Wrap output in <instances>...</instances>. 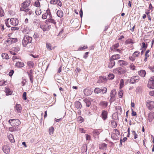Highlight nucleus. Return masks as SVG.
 I'll return each mask as SVG.
<instances>
[{
	"mask_svg": "<svg viewBox=\"0 0 154 154\" xmlns=\"http://www.w3.org/2000/svg\"><path fill=\"white\" fill-rule=\"evenodd\" d=\"M32 40V37L27 35H25L22 40V45L23 47H26L28 44L31 43Z\"/></svg>",
	"mask_w": 154,
	"mask_h": 154,
	"instance_id": "f257e3e1",
	"label": "nucleus"
},
{
	"mask_svg": "<svg viewBox=\"0 0 154 154\" xmlns=\"http://www.w3.org/2000/svg\"><path fill=\"white\" fill-rule=\"evenodd\" d=\"M9 123L12 126H17L20 123V122L19 119H10L9 120Z\"/></svg>",
	"mask_w": 154,
	"mask_h": 154,
	"instance_id": "f03ea898",
	"label": "nucleus"
},
{
	"mask_svg": "<svg viewBox=\"0 0 154 154\" xmlns=\"http://www.w3.org/2000/svg\"><path fill=\"white\" fill-rule=\"evenodd\" d=\"M146 106L149 110L154 108V102L149 100H147L146 102Z\"/></svg>",
	"mask_w": 154,
	"mask_h": 154,
	"instance_id": "7ed1b4c3",
	"label": "nucleus"
},
{
	"mask_svg": "<svg viewBox=\"0 0 154 154\" xmlns=\"http://www.w3.org/2000/svg\"><path fill=\"white\" fill-rule=\"evenodd\" d=\"M147 86L149 88L154 89V76L151 77L149 79Z\"/></svg>",
	"mask_w": 154,
	"mask_h": 154,
	"instance_id": "20e7f679",
	"label": "nucleus"
},
{
	"mask_svg": "<svg viewBox=\"0 0 154 154\" xmlns=\"http://www.w3.org/2000/svg\"><path fill=\"white\" fill-rule=\"evenodd\" d=\"M140 79L139 76H134L131 78L130 79V82L131 83L134 84L137 82Z\"/></svg>",
	"mask_w": 154,
	"mask_h": 154,
	"instance_id": "39448f33",
	"label": "nucleus"
},
{
	"mask_svg": "<svg viewBox=\"0 0 154 154\" xmlns=\"http://www.w3.org/2000/svg\"><path fill=\"white\" fill-rule=\"evenodd\" d=\"M51 16V14L50 11L48 10H47L46 12L42 15V18L43 19H45L47 18H50Z\"/></svg>",
	"mask_w": 154,
	"mask_h": 154,
	"instance_id": "423d86ee",
	"label": "nucleus"
},
{
	"mask_svg": "<svg viewBox=\"0 0 154 154\" xmlns=\"http://www.w3.org/2000/svg\"><path fill=\"white\" fill-rule=\"evenodd\" d=\"M11 23L14 26L17 25L18 24V20L15 18H12L10 19Z\"/></svg>",
	"mask_w": 154,
	"mask_h": 154,
	"instance_id": "0eeeda50",
	"label": "nucleus"
},
{
	"mask_svg": "<svg viewBox=\"0 0 154 154\" xmlns=\"http://www.w3.org/2000/svg\"><path fill=\"white\" fill-rule=\"evenodd\" d=\"M3 152L6 154H8L9 152L10 148L7 145H4L2 148Z\"/></svg>",
	"mask_w": 154,
	"mask_h": 154,
	"instance_id": "6e6552de",
	"label": "nucleus"
},
{
	"mask_svg": "<svg viewBox=\"0 0 154 154\" xmlns=\"http://www.w3.org/2000/svg\"><path fill=\"white\" fill-rule=\"evenodd\" d=\"M154 119V112H151L148 114V121L149 122H151Z\"/></svg>",
	"mask_w": 154,
	"mask_h": 154,
	"instance_id": "1a4fd4ad",
	"label": "nucleus"
},
{
	"mask_svg": "<svg viewBox=\"0 0 154 154\" xmlns=\"http://www.w3.org/2000/svg\"><path fill=\"white\" fill-rule=\"evenodd\" d=\"M101 116L103 120H105L107 118V113L106 111L103 110L101 114Z\"/></svg>",
	"mask_w": 154,
	"mask_h": 154,
	"instance_id": "9d476101",
	"label": "nucleus"
},
{
	"mask_svg": "<svg viewBox=\"0 0 154 154\" xmlns=\"http://www.w3.org/2000/svg\"><path fill=\"white\" fill-rule=\"evenodd\" d=\"M115 63L114 60L110 58L108 67L110 68H111L115 65Z\"/></svg>",
	"mask_w": 154,
	"mask_h": 154,
	"instance_id": "9b49d317",
	"label": "nucleus"
},
{
	"mask_svg": "<svg viewBox=\"0 0 154 154\" xmlns=\"http://www.w3.org/2000/svg\"><path fill=\"white\" fill-rule=\"evenodd\" d=\"M16 111L18 113H20L21 111V107L20 105L16 104L15 106Z\"/></svg>",
	"mask_w": 154,
	"mask_h": 154,
	"instance_id": "f8f14e48",
	"label": "nucleus"
},
{
	"mask_svg": "<svg viewBox=\"0 0 154 154\" xmlns=\"http://www.w3.org/2000/svg\"><path fill=\"white\" fill-rule=\"evenodd\" d=\"M118 63L120 66H127L128 65V63L123 60H119L118 61Z\"/></svg>",
	"mask_w": 154,
	"mask_h": 154,
	"instance_id": "ddd939ff",
	"label": "nucleus"
},
{
	"mask_svg": "<svg viewBox=\"0 0 154 154\" xmlns=\"http://www.w3.org/2000/svg\"><path fill=\"white\" fill-rule=\"evenodd\" d=\"M106 79V77L100 76L97 82L99 83L103 82Z\"/></svg>",
	"mask_w": 154,
	"mask_h": 154,
	"instance_id": "4468645a",
	"label": "nucleus"
},
{
	"mask_svg": "<svg viewBox=\"0 0 154 154\" xmlns=\"http://www.w3.org/2000/svg\"><path fill=\"white\" fill-rule=\"evenodd\" d=\"M30 3V0H26L22 4V6L28 7L29 6Z\"/></svg>",
	"mask_w": 154,
	"mask_h": 154,
	"instance_id": "2eb2a0df",
	"label": "nucleus"
},
{
	"mask_svg": "<svg viewBox=\"0 0 154 154\" xmlns=\"http://www.w3.org/2000/svg\"><path fill=\"white\" fill-rule=\"evenodd\" d=\"M5 44L7 46L13 44L11 38H8L6 41L5 42Z\"/></svg>",
	"mask_w": 154,
	"mask_h": 154,
	"instance_id": "dca6fc26",
	"label": "nucleus"
},
{
	"mask_svg": "<svg viewBox=\"0 0 154 154\" xmlns=\"http://www.w3.org/2000/svg\"><path fill=\"white\" fill-rule=\"evenodd\" d=\"M24 65L23 63L21 62H17L16 63V66L18 68H21L24 66Z\"/></svg>",
	"mask_w": 154,
	"mask_h": 154,
	"instance_id": "f3484780",
	"label": "nucleus"
},
{
	"mask_svg": "<svg viewBox=\"0 0 154 154\" xmlns=\"http://www.w3.org/2000/svg\"><path fill=\"white\" fill-rule=\"evenodd\" d=\"M121 57L120 56V55L118 54H117L116 55H112L110 57L113 60H116L117 59H119Z\"/></svg>",
	"mask_w": 154,
	"mask_h": 154,
	"instance_id": "a211bd4d",
	"label": "nucleus"
},
{
	"mask_svg": "<svg viewBox=\"0 0 154 154\" xmlns=\"http://www.w3.org/2000/svg\"><path fill=\"white\" fill-rule=\"evenodd\" d=\"M139 75L142 77L145 76L146 72L144 70H141L139 72Z\"/></svg>",
	"mask_w": 154,
	"mask_h": 154,
	"instance_id": "6ab92c4d",
	"label": "nucleus"
},
{
	"mask_svg": "<svg viewBox=\"0 0 154 154\" xmlns=\"http://www.w3.org/2000/svg\"><path fill=\"white\" fill-rule=\"evenodd\" d=\"M75 107L78 109H80L82 106L81 103L79 101H76L75 103Z\"/></svg>",
	"mask_w": 154,
	"mask_h": 154,
	"instance_id": "aec40b11",
	"label": "nucleus"
},
{
	"mask_svg": "<svg viewBox=\"0 0 154 154\" xmlns=\"http://www.w3.org/2000/svg\"><path fill=\"white\" fill-rule=\"evenodd\" d=\"M116 92L115 90H113L111 91L110 96L111 98H115V96L116 95Z\"/></svg>",
	"mask_w": 154,
	"mask_h": 154,
	"instance_id": "412c9836",
	"label": "nucleus"
},
{
	"mask_svg": "<svg viewBox=\"0 0 154 154\" xmlns=\"http://www.w3.org/2000/svg\"><path fill=\"white\" fill-rule=\"evenodd\" d=\"M106 146L107 145L106 144L103 143L100 145L99 147L100 149L103 150H105L106 149Z\"/></svg>",
	"mask_w": 154,
	"mask_h": 154,
	"instance_id": "4be33fe9",
	"label": "nucleus"
},
{
	"mask_svg": "<svg viewBox=\"0 0 154 154\" xmlns=\"http://www.w3.org/2000/svg\"><path fill=\"white\" fill-rule=\"evenodd\" d=\"M84 94L86 95H89L91 94V91L87 88L84 89Z\"/></svg>",
	"mask_w": 154,
	"mask_h": 154,
	"instance_id": "5701e85b",
	"label": "nucleus"
},
{
	"mask_svg": "<svg viewBox=\"0 0 154 154\" xmlns=\"http://www.w3.org/2000/svg\"><path fill=\"white\" fill-rule=\"evenodd\" d=\"M84 101L85 102V103H86V105L88 107H89L90 106V105L91 104V101L88 99H84Z\"/></svg>",
	"mask_w": 154,
	"mask_h": 154,
	"instance_id": "b1692460",
	"label": "nucleus"
},
{
	"mask_svg": "<svg viewBox=\"0 0 154 154\" xmlns=\"http://www.w3.org/2000/svg\"><path fill=\"white\" fill-rule=\"evenodd\" d=\"M46 22H51L54 24H55L56 23V22L55 20L53 19H52L51 17L50 18H48L46 20Z\"/></svg>",
	"mask_w": 154,
	"mask_h": 154,
	"instance_id": "393cba45",
	"label": "nucleus"
},
{
	"mask_svg": "<svg viewBox=\"0 0 154 154\" xmlns=\"http://www.w3.org/2000/svg\"><path fill=\"white\" fill-rule=\"evenodd\" d=\"M57 16L60 17H62L63 16V12L60 10H58L57 11Z\"/></svg>",
	"mask_w": 154,
	"mask_h": 154,
	"instance_id": "a878e982",
	"label": "nucleus"
},
{
	"mask_svg": "<svg viewBox=\"0 0 154 154\" xmlns=\"http://www.w3.org/2000/svg\"><path fill=\"white\" fill-rule=\"evenodd\" d=\"M101 93L102 92V94H105L106 93L107 91V89L105 87H102L100 89Z\"/></svg>",
	"mask_w": 154,
	"mask_h": 154,
	"instance_id": "bb28decb",
	"label": "nucleus"
},
{
	"mask_svg": "<svg viewBox=\"0 0 154 154\" xmlns=\"http://www.w3.org/2000/svg\"><path fill=\"white\" fill-rule=\"evenodd\" d=\"M108 103L107 102H106V101H101L100 102V104L101 106H103V107H105L107 106Z\"/></svg>",
	"mask_w": 154,
	"mask_h": 154,
	"instance_id": "cd10ccee",
	"label": "nucleus"
},
{
	"mask_svg": "<svg viewBox=\"0 0 154 154\" xmlns=\"http://www.w3.org/2000/svg\"><path fill=\"white\" fill-rule=\"evenodd\" d=\"M2 57L3 59H8L9 57L8 54L6 53H2Z\"/></svg>",
	"mask_w": 154,
	"mask_h": 154,
	"instance_id": "c85d7f7f",
	"label": "nucleus"
},
{
	"mask_svg": "<svg viewBox=\"0 0 154 154\" xmlns=\"http://www.w3.org/2000/svg\"><path fill=\"white\" fill-rule=\"evenodd\" d=\"M46 47L48 50H52L53 49L50 43H46Z\"/></svg>",
	"mask_w": 154,
	"mask_h": 154,
	"instance_id": "c756f323",
	"label": "nucleus"
},
{
	"mask_svg": "<svg viewBox=\"0 0 154 154\" xmlns=\"http://www.w3.org/2000/svg\"><path fill=\"white\" fill-rule=\"evenodd\" d=\"M119 69L120 67L116 68L113 69V72L117 74H119Z\"/></svg>",
	"mask_w": 154,
	"mask_h": 154,
	"instance_id": "7c9ffc66",
	"label": "nucleus"
},
{
	"mask_svg": "<svg viewBox=\"0 0 154 154\" xmlns=\"http://www.w3.org/2000/svg\"><path fill=\"white\" fill-rule=\"evenodd\" d=\"M54 128L53 127H51L49 128V132L50 135H52L54 133Z\"/></svg>",
	"mask_w": 154,
	"mask_h": 154,
	"instance_id": "2f4dec72",
	"label": "nucleus"
},
{
	"mask_svg": "<svg viewBox=\"0 0 154 154\" xmlns=\"http://www.w3.org/2000/svg\"><path fill=\"white\" fill-rule=\"evenodd\" d=\"M27 65L29 68H31L33 67L34 63L32 61H30L27 62Z\"/></svg>",
	"mask_w": 154,
	"mask_h": 154,
	"instance_id": "473e14b6",
	"label": "nucleus"
},
{
	"mask_svg": "<svg viewBox=\"0 0 154 154\" xmlns=\"http://www.w3.org/2000/svg\"><path fill=\"white\" fill-rule=\"evenodd\" d=\"M100 89L98 88H96L94 91V92L95 93L99 94L101 93Z\"/></svg>",
	"mask_w": 154,
	"mask_h": 154,
	"instance_id": "72a5a7b5",
	"label": "nucleus"
},
{
	"mask_svg": "<svg viewBox=\"0 0 154 154\" xmlns=\"http://www.w3.org/2000/svg\"><path fill=\"white\" fill-rule=\"evenodd\" d=\"M5 91L7 95H11V94L10 89L8 88H6L5 90Z\"/></svg>",
	"mask_w": 154,
	"mask_h": 154,
	"instance_id": "f704fd0d",
	"label": "nucleus"
},
{
	"mask_svg": "<svg viewBox=\"0 0 154 154\" xmlns=\"http://www.w3.org/2000/svg\"><path fill=\"white\" fill-rule=\"evenodd\" d=\"M140 54V52L138 51H136L133 54L132 56L135 58L139 56Z\"/></svg>",
	"mask_w": 154,
	"mask_h": 154,
	"instance_id": "c9c22d12",
	"label": "nucleus"
},
{
	"mask_svg": "<svg viewBox=\"0 0 154 154\" xmlns=\"http://www.w3.org/2000/svg\"><path fill=\"white\" fill-rule=\"evenodd\" d=\"M4 12L2 8L0 7V17H2L4 16Z\"/></svg>",
	"mask_w": 154,
	"mask_h": 154,
	"instance_id": "e433bc0d",
	"label": "nucleus"
},
{
	"mask_svg": "<svg viewBox=\"0 0 154 154\" xmlns=\"http://www.w3.org/2000/svg\"><path fill=\"white\" fill-rule=\"evenodd\" d=\"M8 137L11 143H13L14 142V139L13 136L12 134H10L9 135Z\"/></svg>",
	"mask_w": 154,
	"mask_h": 154,
	"instance_id": "4c0bfd02",
	"label": "nucleus"
},
{
	"mask_svg": "<svg viewBox=\"0 0 154 154\" xmlns=\"http://www.w3.org/2000/svg\"><path fill=\"white\" fill-rule=\"evenodd\" d=\"M114 78V75L113 74H110L108 75V78L109 80L113 79Z\"/></svg>",
	"mask_w": 154,
	"mask_h": 154,
	"instance_id": "58836bf2",
	"label": "nucleus"
},
{
	"mask_svg": "<svg viewBox=\"0 0 154 154\" xmlns=\"http://www.w3.org/2000/svg\"><path fill=\"white\" fill-rule=\"evenodd\" d=\"M35 13L37 15H39L41 14L42 11L40 9L37 8L35 11Z\"/></svg>",
	"mask_w": 154,
	"mask_h": 154,
	"instance_id": "ea45409f",
	"label": "nucleus"
},
{
	"mask_svg": "<svg viewBox=\"0 0 154 154\" xmlns=\"http://www.w3.org/2000/svg\"><path fill=\"white\" fill-rule=\"evenodd\" d=\"M113 133L115 134L116 136H119L120 134V133L119 131L116 129H115L114 130L113 132Z\"/></svg>",
	"mask_w": 154,
	"mask_h": 154,
	"instance_id": "a19ab883",
	"label": "nucleus"
},
{
	"mask_svg": "<svg viewBox=\"0 0 154 154\" xmlns=\"http://www.w3.org/2000/svg\"><path fill=\"white\" fill-rule=\"evenodd\" d=\"M125 42L127 44H133L134 43L132 40L131 39H128Z\"/></svg>",
	"mask_w": 154,
	"mask_h": 154,
	"instance_id": "79ce46f5",
	"label": "nucleus"
},
{
	"mask_svg": "<svg viewBox=\"0 0 154 154\" xmlns=\"http://www.w3.org/2000/svg\"><path fill=\"white\" fill-rule=\"evenodd\" d=\"M34 5L37 7H39L40 6V5L39 1L38 0H36L35 1Z\"/></svg>",
	"mask_w": 154,
	"mask_h": 154,
	"instance_id": "37998d69",
	"label": "nucleus"
},
{
	"mask_svg": "<svg viewBox=\"0 0 154 154\" xmlns=\"http://www.w3.org/2000/svg\"><path fill=\"white\" fill-rule=\"evenodd\" d=\"M40 28H41L44 31L47 30V28L46 26L41 25Z\"/></svg>",
	"mask_w": 154,
	"mask_h": 154,
	"instance_id": "c03bdc74",
	"label": "nucleus"
},
{
	"mask_svg": "<svg viewBox=\"0 0 154 154\" xmlns=\"http://www.w3.org/2000/svg\"><path fill=\"white\" fill-rule=\"evenodd\" d=\"M126 72V70L121 68L120 67V69H119V74H123L124 73H125Z\"/></svg>",
	"mask_w": 154,
	"mask_h": 154,
	"instance_id": "a18cd8bd",
	"label": "nucleus"
},
{
	"mask_svg": "<svg viewBox=\"0 0 154 154\" xmlns=\"http://www.w3.org/2000/svg\"><path fill=\"white\" fill-rule=\"evenodd\" d=\"M22 7L20 8V10L21 11H24L25 12L28 11V10L26 9V8H24L25 6H22Z\"/></svg>",
	"mask_w": 154,
	"mask_h": 154,
	"instance_id": "49530a36",
	"label": "nucleus"
},
{
	"mask_svg": "<svg viewBox=\"0 0 154 154\" xmlns=\"http://www.w3.org/2000/svg\"><path fill=\"white\" fill-rule=\"evenodd\" d=\"M28 76L30 80V82L31 83H33V74H28Z\"/></svg>",
	"mask_w": 154,
	"mask_h": 154,
	"instance_id": "de8ad7c7",
	"label": "nucleus"
},
{
	"mask_svg": "<svg viewBox=\"0 0 154 154\" xmlns=\"http://www.w3.org/2000/svg\"><path fill=\"white\" fill-rule=\"evenodd\" d=\"M132 133V134L134 135V138L136 139L137 138L138 135L136 134L135 131H131Z\"/></svg>",
	"mask_w": 154,
	"mask_h": 154,
	"instance_id": "09e8293b",
	"label": "nucleus"
},
{
	"mask_svg": "<svg viewBox=\"0 0 154 154\" xmlns=\"http://www.w3.org/2000/svg\"><path fill=\"white\" fill-rule=\"evenodd\" d=\"M124 80L123 79H121L120 82V88H122L124 85Z\"/></svg>",
	"mask_w": 154,
	"mask_h": 154,
	"instance_id": "8fccbe9b",
	"label": "nucleus"
},
{
	"mask_svg": "<svg viewBox=\"0 0 154 154\" xmlns=\"http://www.w3.org/2000/svg\"><path fill=\"white\" fill-rule=\"evenodd\" d=\"M88 48L87 46H84L83 47H80L78 48V51H81L83 49H86Z\"/></svg>",
	"mask_w": 154,
	"mask_h": 154,
	"instance_id": "3c124183",
	"label": "nucleus"
},
{
	"mask_svg": "<svg viewBox=\"0 0 154 154\" xmlns=\"http://www.w3.org/2000/svg\"><path fill=\"white\" fill-rule=\"evenodd\" d=\"M12 50L16 52H17L19 51L20 48L18 47H14L12 48Z\"/></svg>",
	"mask_w": 154,
	"mask_h": 154,
	"instance_id": "603ef678",
	"label": "nucleus"
},
{
	"mask_svg": "<svg viewBox=\"0 0 154 154\" xmlns=\"http://www.w3.org/2000/svg\"><path fill=\"white\" fill-rule=\"evenodd\" d=\"M123 95V91L122 90H120L119 91L118 93V95L120 98H122Z\"/></svg>",
	"mask_w": 154,
	"mask_h": 154,
	"instance_id": "864d4df0",
	"label": "nucleus"
},
{
	"mask_svg": "<svg viewBox=\"0 0 154 154\" xmlns=\"http://www.w3.org/2000/svg\"><path fill=\"white\" fill-rule=\"evenodd\" d=\"M111 137L113 139L117 140V139L118 136H116L115 134L112 133L111 134Z\"/></svg>",
	"mask_w": 154,
	"mask_h": 154,
	"instance_id": "5fc2aeb1",
	"label": "nucleus"
},
{
	"mask_svg": "<svg viewBox=\"0 0 154 154\" xmlns=\"http://www.w3.org/2000/svg\"><path fill=\"white\" fill-rule=\"evenodd\" d=\"M58 0H51L50 1V3L52 4H56L57 3V1Z\"/></svg>",
	"mask_w": 154,
	"mask_h": 154,
	"instance_id": "6e6d98bb",
	"label": "nucleus"
},
{
	"mask_svg": "<svg viewBox=\"0 0 154 154\" xmlns=\"http://www.w3.org/2000/svg\"><path fill=\"white\" fill-rule=\"evenodd\" d=\"M145 13L147 15V16L148 17V19L150 21L151 20V19L150 16L149 15L150 13L148 11H146Z\"/></svg>",
	"mask_w": 154,
	"mask_h": 154,
	"instance_id": "4d7b16f0",
	"label": "nucleus"
},
{
	"mask_svg": "<svg viewBox=\"0 0 154 154\" xmlns=\"http://www.w3.org/2000/svg\"><path fill=\"white\" fill-rule=\"evenodd\" d=\"M93 133L97 135H98L100 134V132L98 130H96L93 131Z\"/></svg>",
	"mask_w": 154,
	"mask_h": 154,
	"instance_id": "13d9d810",
	"label": "nucleus"
},
{
	"mask_svg": "<svg viewBox=\"0 0 154 154\" xmlns=\"http://www.w3.org/2000/svg\"><path fill=\"white\" fill-rule=\"evenodd\" d=\"M147 46L146 45L144 42H143L142 43V48H144L146 49L147 48Z\"/></svg>",
	"mask_w": 154,
	"mask_h": 154,
	"instance_id": "bf43d9fd",
	"label": "nucleus"
},
{
	"mask_svg": "<svg viewBox=\"0 0 154 154\" xmlns=\"http://www.w3.org/2000/svg\"><path fill=\"white\" fill-rule=\"evenodd\" d=\"M11 39L13 44L16 43L17 41V39L16 38H11Z\"/></svg>",
	"mask_w": 154,
	"mask_h": 154,
	"instance_id": "052dcab7",
	"label": "nucleus"
},
{
	"mask_svg": "<svg viewBox=\"0 0 154 154\" xmlns=\"http://www.w3.org/2000/svg\"><path fill=\"white\" fill-rule=\"evenodd\" d=\"M130 68L131 69L133 70L135 69V66L133 64H131L130 65Z\"/></svg>",
	"mask_w": 154,
	"mask_h": 154,
	"instance_id": "680f3d73",
	"label": "nucleus"
},
{
	"mask_svg": "<svg viewBox=\"0 0 154 154\" xmlns=\"http://www.w3.org/2000/svg\"><path fill=\"white\" fill-rule=\"evenodd\" d=\"M129 59L132 61H134L135 60V58L133 56L129 57Z\"/></svg>",
	"mask_w": 154,
	"mask_h": 154,
	"instance_id": "e2e57ef3",
	"label": "nucleus"
},
{
	"mask_svg": "<svg viewBox=\"0 0 154 154\" xmlns=\"http://www.w3.org/2000/svg\"><path fill=\"white\" fill-rule=\"evenodd\" d=\"M26 82V79H23L21 82V84L22 85V86H23L24 85Z\"/></svg>",
	"mask_w": 154,
	"mask_h": 154,
	"instance_id": "0e129e2a",
	"label": "nucleus"
},
{
	"mask_svg": "<svg viewBox=\"0 0 154 154\" xmlns=\"http://www.w3.org/2000/svg\"><path fill=\"white\" fill-rule=\"evenodd\" d=\"M23 98L24 100L26 99V92H24L23 94Z\"/></svg>",
	"mask_w": 154,
	"mask_h": 154,
	"instance_id": "69168bd1",
	"label": "nucleus"
},
{
	"mask_svg": "<svg viewBox=\"0 0 154 154\" xmlns=\"http://www.w3.org/2000/svg\"><path fill=\"white\" fill-rule=\"evenodd\" d=\"M14 73V71L13 70H11L10 71L9 73V75L10 76H11L13 73Z\"/></svg>",
	"mask_w": 154,
	"mask_h": 154,
	"instance_id": "338daca9",
	"label": "nucleus"
},
{
	"mask_svg": "<svg viewBox=\"0 0 154 154\" xmlns=\"http://www.w3.org/2000/svg\"><path fill=\"white\" fill-rule=\"evenodd\" d=\"M6 82L4 81H0V86H2L5 85Z\"/></svg>",
	"mask_w": 154,
	"mask_h": 154,
	"instance_id": "774afa93",
	"label": "nucleus"
}]
</instances>
